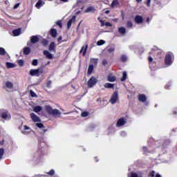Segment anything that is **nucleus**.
Returning <instances> with one entry per match:
<instances>
[{
	"instance_id": "obj_47",
	"label": "nucleus",
	"mask_w": 177,
	"mask_h": 177,
	"mask_svg": "<svg viewBox=\"0 0 177 177\" xmlns=\"http://www.w3.org/2000/svg\"><path fill=\"white\" fill-rule=\"evenodd\" d=\"M127 27H129V28L133 27V24L131 21H127Z\"/></svg>"
},
{
	"instance_id": "obj_11",
	"label": "nucleus",
	"mask_w": 177,
	"mask_h": 177,
	"mask_svg": "<svg viewBox=\"0 0 177 177\" xmlns=\"http://www.w3.org/2000/svg\"><path fill=\"white\" fill-rule=\"evenodd\" d=\"M49 35H51L52 37L55 38L57 37V30L55 28L50 29Z\"/></svg>"
},
{
	"instance_id": "obj_9",
	"label": "nucleus",
	"mask_w": 177,
	"mask_h": 177,
	"mask_svg": "<svg viewBox=\"0 0 177 177\" xmlns=\"http://www.w3.org/2000/svg\"><path fill=\"white\" fill-rule=\"evenodd\" d=\"M125 124H126V121H125L124 118H120V119L118 120L117 124H116V126L118 127H121V126H122V125H124Z\"/></svg>"
},
{
	"instance_id": "obj_53",
	"label": "nucleus",
	"mask_w": 177,
	"mask_h": 177,
	"mask_svg": "<svg viewBox=\"0 0 177 177\" xmlns=\"http://www.w3.org/2000/svg\"><path fill=\"white\" fill-rule=\"evenodd\" d=\"M29 129H30L29 127H28L26 125L24 126V130L26 131V130H29Z\"/></svg>"
},
{
	"instance_id": "obj_14",
	"label": "nucleus",
	"mask_w": 177,
	"mask_h": 177,
	"mask_svg": "<svg viewBox=\"0 0 177 177\" xmlns=\"http://www.w3.org/2000/svg\"><path fill=\"white\" fill-rule=\"evenodd\" d=\"M44 55L46 56L47 59H53V57L52 54L46 50H44Z\"/></svg>"
},
{
	"instance_id": "obj_54",
	"label": "nucleus",
	"mask_w": 177,
	"mask_h": 177,
	"mask_svg": "<svg viewBox=\"0 0 177 177\" xmlns=\"http://www.w3.org/2000/svg\"><path fill=\"white\" fill-rule=\"evenodd\" d=\"M113 51H115V48H109V49H108V52H109V53H112V52H113Z\"/></svg>"
},
{
	"instance_id": "obj_59",
	"label": "nucleus",
	"mask_w": 177,
	"mask_h": 177,
	"mask_svg": "<svg viewBox=\"0 0 177 177\" xmlns=\"http://www.w3.org/2000/svg\"><path fill=\"white\" fill-rule=\"evenodd\" d=\"M173 115H177V111H173Z\"/></svg>"
},
{
	"instance_id": "obj_52",
	"label": "nucleus",
	"mask_w": 177,
	"mask_h": 177,
	"mask_svg": "<svg viewBox=\"0 0 177 177\" xmlns=\"http://www.w3.org/2000/svg\"><path fill=\"white\" fill-rule=\"evenodd\" d=\"M151 2V0H147V6L149 7Z\"/></svg>"
},
{
	"instance_id": "obj_5",
	"label": "nucleus",
	"mask_w": 177,
	"mask_h": 177,
	"mask_svg": "<svg viewBox=\"0 0 177 177\" xmlns=\"http://www.w3.org/2000/svg\"><path fill=\"white\" fill-rule=\"evenodd\" d=\"M30 118L32 121H33L34 122H41V119L39 116L36 115L35 113H30Z\"/></svg>"
},
{
	"instance_id": "obj_50",
	"label": "nucleus",
	"mask_w": 177,
	"mask_h": 177,
	"mask_svg": "<svg viewBox=\"0 0 177 177\" xmlns=\"http://www.w3.org/2000/svg\"><path fill=\"white\" fill-rule=\"evenodd\" d=\"M102 64L104 66H106V65L107 64V61L106 59H103L102 60Z\"/></svg>"
},
{
	"instance_id": "obj_20",
	"label": "nucleus",
	"mask_w": 177,
	"mask_h": 177,
	"mask_svg": "<svg viewBox=\"0 0 177 177\" xmlns=\"http://www.w3.org/2000/svg\"><path fill=\"white\" fill-rule=\"evenodd\" d=\"M30 48L29 47H25L23 48V54L25 55H28L30 53Z\"/></svg>"
},
{
	"instance_id": "obj_19",
	"label": "nucleus",
	"mask_w": 177,
	"mask_h": 177,
	"mask_svg": "<svg viewBox=\"0 0 177 177\" xmlns=\"http://www.w3.org/2000/svg\"><path fill=\"white\" fill-rule=\"evenodd\" d=\"M107 81L109 82H115L116 81L115 76H112L111 75H109L107 76Z\"/></svg>"
},
{
	"instance_id": "obj_57",
	"label": "nucleus",
	"mask_w": 177,
	"mask_h": 177,
	"mask_svg": "<svg viewBox=\"0 0 177 177\" xmlns=\"http://www.w3.org/2000/svg\"><path fill=\"white\" fill-rule=\"evenodd\" d=\"M19 6V3H17V4L14 6V9H17Z\"/></svg>"
},
{
	"instance_id": "obj_38",
	"label": "nucleus",
	"mask_w": 177,
	"mask_h": 177,
	"mask_svg": "<svg viewBox=\"0 0 177 177\" xmlns=\"http://www.w3.org/2000/svg\"><path fill=\"white\" fill-rule=\"evenodd\" d=\"M46 174L50 176H53L55 174V171L54 169H51L49 172H47Z\"/></svg>"
},
{
	"instance_id": "obj_27",
	"label": "nucleus",
	"mask_w": 177,
	"mask_h": 177,
	"mask_svg": "<svg viewBox=\"0 0 177 177\" xmlns=\"http://www.w3.org/2000/svg\"><path fill=\"white\" fill-rule=\"evenodd\" d=\"M93 69H94V66L89 65L88 69L87 70V74H88V75L92 74Z\"/></svg>"
},
{
	"instance_id": "obj_40",
	"label": "nucleus",
	"mask_w": 177,
	"mask_h": 177,
	"mask_svg": "<svg viewBox=\"0 0 177 177\" xmlns=\"http://www.w3.org/2000/svg\"><path fill=\"white\" fill-rule=\"evenodd\" d=\"M88 115H89V112L88 111H84L81 113V116L84 118L87 117Z\"/></svg>"
},
{
	"instance_id": "obj_8",
	"label": "nucleus",
	"mask_w": 177,
	"mask_h": 177,
	"mask_svg": "<svg viewBox=\"0 0 177 177\" xmlns=\"http://www.w3.org/2000/svg\"><path fill=\"white\" fill-rule=\"evenodd\" d=\"M48 50L49 51H53L54 53H56V45L55 42L50 43L48 46Z\"/></svg>"
},
{
	"instance_id": "obj_46",
	"label": "nucleus",
	"mask_w": 177,
	"mask_h": 177,
	"mask_svg": "<svg viewBox=\"0 0 177 177\" xmlns=\"http://www.w3.org/2000/svg\"><path fill=\"white\" fill-rule=\"evenodd\" d=\"M56 24L60 28H62V23L60 20L57 21Z\"/></svg>"
},
{
	"instance_id": "obj_1",
	"label": "nucleus",
	"mask_w": 177,
	"mask_h": 177,
	"mask_svg": "<svg viewBox=\"0 0 177 177\" xmlns=\"http://www.w3.org/2000/svg\"><path fill=\"white\" fill-rule=\"evenodd\" d=\"M44 109L48 115L55 116V118L60 117L62 115L60 111H59L57 109H53L50 105H46Z\"/></svg>"
},
{
	"instance_id": "obj_13",
	"label": "nucleus",
	"mask_w": 177,
	"mask_h": 177,
	"mask_svg": "<svg viewBox=\"0 0 177 177\" xmlns=\"http://www.w3.org/2000/svg\"><path fill=\"white\" fill-rule=\"evenodd\" d=\"M95 6H89L84 11V13H89V12L95 13Z\"/></svg>"
},
{
	"instance_id": "obj_29",
	"label": "nucleus",
	"mask_w": 177,
	"mask_h": 177,
	"mask_svg": "<svg viewBox=\"0 0 177 177\" xmlns=\"http://www.w3.org/2000/svg\"><path fill=\"white\" fill-rule=\"evenodd\" d=\"M127 78V73L126 71L122 72V77L121 78V82H125Z\"/></svg>"
},
{
	"instance_id": "obj_55",
	"label": "nucleus",
	"mask_w": 177,
	"mask_h": 177,
	"mask_svg": "<svg viewBox=\"0 0 177 177\" xmlns=\"http://www.w3.org/2000/svg\"><path fill=\"white\" fill-rule=\"evenodd\" d=\"M155 4H160V0H154Z\"/></svg>"
},
{
	"instance_id": "obj_4",
	"label": "nucleus",
	"mask_w": 177,
	"mask_h": 177,
	"mask_svg": "<svg viewBox=\"0 0 177 177\" xmlns=\"http://www.w3.org/2000/svg\"><path fill=\"white\" fill-rule=\"evenodd\" d=\"M118 100V93L117 91H115L113 93V94H112L111 100H109V102H111V103L112 104H115Z\"/></svg>"
},
{
	"instance_id": "obj_62",
	"label": "nucleus",
	"mask_w": 177,
	"mask_h": 177,
	"mask_svg": "<svg viewBox=\"0 0 177 177\" xmlns=\"http://www.w3.org/2000/svg\"><path fill=\"white\" fill-rule=\"evenodd\" d=\"M142 0H136L138 3H141Z\"/></svg>"
},
{
	"instance_id": "obj_58",
	"label": "nucleus",
	"mask_w": 177,
	"mask_h": 177,
	"mask_svg": "<svg viewBox=\"0 0 177 177\" xmlns=\"http://www.w3.org/2000/svg\"><path fill=\"white\" fill-rule=\"evenodd\" d=\"M59 1L63 3H68L69 1V0H59Z\"/></svg>"
},
{
	"instance_id": "obj_63",
	"label": "nucleus",
	"mask_w": 177,
	"mask_h": 177,
	"mask_svg": "<svg viewBox=\"0 0 177 177\" xmlns=\"http://www.w3.org/2000/svg\"><path fill=\"white\" fill-rule=\"evenodd\" d=\"M109 13H110V11H109V10L105 11V14H109Z\"/></svg>"
},
{
	"instance_id": "obj_15",
	"label": "nucleus",
	"mask_w": 177,
	"mask_h": 177,
	"mask_svg": "<svg viewBox=\"0 0 177 177\" xmlns=\"http://www.w3.org/2000/svg\"><path fill=\"white\" fill-rule=\"evenodd\" d=\"M30 41L32 44H36L39 41V38L37 35H33L30 38Z\"/></svg>"
},
{
	"instance_id": "obj_31",
	"label": "nucleus",
	"mask_w": 177,
	"mask_h": 177,
	"mask_svg": "<svg viewBox=\"0 0 177 177\" xmlns=\"http://www.w3.org/2000/svg\"><path fill=\"white\" fill-rule=\"evenodd\" d=\"M6 67L8 68H15V64L12 62H6Z\"/></svg>"
},
{
	"instance_id": "obj_3",
	"label": "nucleus",
	"mask_w": 177,
	"mask_h": 177,
	"mask_svg": "<svg viewBox=\"0 0 177 177\" xmlns=\"http://www.w3.org/2000/svg\"><path fill=\"white\" fill-rule=\"evenodd\" d=\"M96 84H97V80L93 76H92L88 82H87L88 88H93Z\"/></svg>"
},
{
	"instance_id": "obj_60",
	"label": "nucleus",
	"mask_w": 177,
	"mask_h": 177,
	"mask_svg": "<svg viewBox=\"0 0 177 177\" xmlns=\"http://www.w3.org/2000/svg\"><path fill=\"white\" fill-rule=\"evenodd\" d=\"M156 177H161V176H160V174H157L156 175Z\"/></svg>"
},
{
	"instance_id": "obj_45",
	"label": "nucleus",
	"mask_w": 177,
	"mask_h": 177,
	"mask_svg": "<svg viewBox=\"0 0 177 177\" xmlns=\"http://www.w3.org/2000/svg\"><path fill=\"white\" fill-rule=\"evenodd\" d=\"M131 177H142V176H138L136 173L135 172H131Z\"/></svg>"
},
{
	"instance_id": "obj_33",
	"label": "nucleus",
	"mask_w": 177,
	"mask_h": 177,
	"mask_svg": "<svg viewBox=\"0 0 177 177\" xmlns=\"http://www.w3.org/2000/svg\"><path fill=\"white\" fill-rule=\"evenodd\" d=\"M6 53H7V52L4 48H0V55L1 56H4L6 55Z\"/></svg>"
},
{
	"instance_id": "obj_34",
	"label": "nucleus",
	"mask_w": 177,
	"mask_h": 177,
	"mask_svg": "<svg viewBox=\"0 0 177 177\" xmlns=\"http://www.w3.org/2000/svg\"><path fill=\"white\" fill-rule=\"evenodd\" d=\"M104 44H105V41L103 40V39H100V40L97 41V46H103Z\"/></svg>"
},
{
	"instance_id": "obj_42",
	"label": "nucleus",
	"mask_w": 177,
	"mask_h": 177,
	"mask_svg": "<svg viewBox=\"0 0 177 177\" xmlns=\"http://www.w3.org/2000/svg\"><path fill=\"white\" fill-rule=\"evenodd\" d=\"M4 154V149L3 148L0 149V160L3 158Z\"/></svg>"
},
{
	"instance_id": "obj_23",
	"label": "nucleus",
	"mask_w": 177,
	"mask_h": 177,
	"mask_svg": "<svg viewBox=\"0 0 177 177\" xmlns=\"http://www.w3.org/2000/svg\"><path fill=\"white\" fill-rule=\"evenodd\" d=\"M118 32L121 35H125L126 33V28L124 27H120L118 28Z\"/></svg>"
},
{
	"instance_id": "obj_51",
	"label": "nucleus",
	"mask_w": 177,
	"mask_h": 177,
	"mask_svg": "<svg viewBox=\"0 0 177 177\" xmlns=\"http://www.w3.org/2000/svg\"><path fill=\"white\" fill-rule=\"evenodd\" d=\"M62 36L59 37V38L57 39V41H59V43L61 44L62 42Z\"/></svg>"
},
{
	"instance_id": "obj_64",
	"label": "nucleus",
	"mask_w": 177,
	"mask_h": 177,
	"mask_svg": "<svg viewBox=\"0 0 177 177\" xmlns=\"http://www.w3.org/2000/svg\"><path fill=\"white\" fill-rule=\"evenodd\" d=\"M47 131V129H43V133H45Z\"/></svg>"
},
{
	"instance_id": "obj_7",
	"label": "nucleus",
	"mask_w": 177,
	"mask_h": 177,
	"mask_svg": "<svg viewBox=\"0 0 177 177\" xmlns=\"http://www.w3.org/2000/svg\"><path fill=\"white\" fill-rule=\"evenodd\" d=\"M134 21H135V23L141 24V23H143V18L141 15H136Z\"/></svg>"
},
{
	"instance_id": "obj_10",
	"label": "nucleus",
	"mask_w": 177,
	"mask_h": 177,
	"mask_svg": "<svg viewBox=\"0 0 177 177\" xmlns=\"http://www.w3.org/2000/svg\"><path fill=\"white\" fill-rule=\"evenodd\" d=\"M147 97L146 95H145V94H139L138 95V101L139 102H147Z\"/></svg>"
},
{
	"instance_id": "obj_49",
	"label": "nucleus",
	"mask_w": 177,
	"mask_h": 177,
	"mask_svg": "<svg viewBox=\"0 0 177 177\" xmlns=\"http://www.w3.org/2000/svg\"><path fill=\"white\" fill-rule=\"evenodd\" d=\"M51 84H52L51 80H48L47 82V88H50Z\"/></svg>"
},
{
	"instance_id": "obj_32",
	"label": "nucleus",
	"mask_w": 177,
	"mask_h": 177,
	"mask_svg": "<svg viewBox=\"0 0 177 177\" xmlns=\"http://www.w3.org/2000/svg\"><path fill=\"white\" fill-rule=\"evenodd\" d=\"M48 43L49 41L46 39H43L41 40V44L43 45V46H47Z\"/></svg>"
},
{
	"instance_id": "obj_61",
	"label": "nucleus",
	"mask_w": 177,
	"mask_h": 177,
	"mask_svg": "<svg viewBox=\"0 0 177 177\" xmlns=\"http://www.w3.org/2000/svg\"><path fill=\"white\" fill-rule=\"evenodd\" d=\"M146 21L149 23V17L147 18Z\"/></svg>"
},
{
	"instance_id": "obj_41",
	"label": "nucleus",
	"mask_w": 177,
	"mask_h": 177,
	"mask_svg": "<svg viewBox=\"0 0 177 177\" xmlns=\"http://www.w3.org/2000/svg\"><path fill=\"white\" fill-rule=\"evenodd\" d=\"M142 149L144 151V154L150 153V151L148 150L147 147H143Z\"/></svg>"
},
{
	"instance_id": "obj_39",
	"label": "nucleus",
	"mask_w": 177,
	"mask_h": 177,
	"mask_svg": "<svg viewBox=\"0 0 177 177\" xmlns=\"http://www.w3.org/2000/svg\"><path fill=\"white\" fill-rule=\"evenodd\" d=\"M118 4V0H113L112 1V3H111V8H114L115 6H117Z\"/></svg>"
},
{
	"instance_id": "obj_30",
	"label": "nucleus",
	"mask_w": 177,
	"mask_h": 177,
	"mask_svg": "<svg viewBox=\"0 0 177 177\" xmlns=\"http://www.w3.org/2000/svg\"><path fill=\"white\" fill-rule=\"evenodd\" d=\"M104 87L106 88H114V84L111 83H106L105 85H104Z\"/></svg>"
},
{
	"instance_id": "obj_35",
	"label": "nucleus",
	"mask_w": 177,
	"mask_h": 177,
	"mask_svg": "<svg viewBox=\"0 0 177 177\" xmlns=\"http://www.w3.org/2000/svg\"><path fill=\"white\" fill-rule=\"evenodd\" d=\"M120 59L122 61V62L124 63L127 60V57L125 55H122Z\"/></svg>"
},
{
	"instance_id": "obj_44",
	"label": "nucleus",
	"mask_w": 177,
	"mask_h": 177,
	"mask_svg": "<svg viewBox=\"0 0 177 177\" xmlns=\"http://www.w3.org/2000/svg\"><path fill=\"white\" fill-rule=\"evenodd\" d=\"M37 64H39V62L37 61V59H33L32 62V65L34 66H37Z\"/></svg>"
},
{
	"instance_id": "obj_21",
	"label": "nucleus",
	"mask_w": 177,
	"mask_h": 177,
	"mask_svg": "<svg viewBox=\"0 0 177 177\" xmlns=\"http://www.w3.org/2000/svg\"><path fill=\"white\" fill-rule=\"evenodd\" d=\"M20 33H21V28L15 29L14 30H12V34L14 35L15 37L19 36Z\"/></svg>"
},
{
	"instance_id": "obj_16",
	"label": "nucleus",
	"mask_w": 177,
	"mask_h": 177,
	"mask_svg": "<svg viewBox=\"0 0 177 177\" xmlns=\"http://www.w3.org/2000/svg\"><path fill=\"white\" fill-rule=\"evenodd\" d=\"M99 59L98 58H91L90 65H93V66H97L98 64Z\"/></svg>"
},
{
	"instance_id": "obj_24",
	"label": "nucleus",
	"mask_w": 177,
	"mask_h": 177,
	"mask_svg": "<svg viewBox=\"0 0 177 177\" xmlns=\"http://www.w3.org/2000/svg\"><path fill=\"white\" fill-rule=\"evenodd\" d=\"M6 87L8 88H12L14 87L13 83L10 81L6 82Z\"/></svg>"
},
{
	"instance_id": "obj_56",
	"label": "nucleus",
	"mask_w": 177,
	"mask_h": 177,
	"mask_svg": "<svg viewBox=\"0 0 177 177\" xmlns=\"http://www.w3.org/2000/svg\"><path fill=\"white\" fill-rule=\"evenodd\" d=\"M148 60H149V63H151L153 62V57H149Z\"/></svg>"
},
{
	"instance_id": "obj_26",
	"label": "nucleus",
	"mask_w": 177,
	"mask_h": 177,
	"mask_svg": "<svg viewBox=\"0 0 177 177\" xmlns=\"http://www.w3.org/2000/svg\"><path fill=\"white\" fill-rule=\"evenodd\" d=\"M42 155L41 151H37L35 154H34V158H41Z\"/></svg>"
},
{
	"instance_id": "obj_6",
	"label": "nucleus",
	"mask_w": 177,
	"mask_h": 177,
	"mask_svg": "<svg viewBox=\"0 0 177 177\" xmlns=\"http://www.w3.org/2000/svg\"><path fill=\"white\" fill-rule=\"evenodd\" d=\"M1 117L3 120H8V118L10 120V117L8 115V111H4L1 112Z\"/></svg>"
},
{
	"instance_id": "obj_2",
	"label": "nucleus",
	"mask_w": 177,
	"mask_h": 177,
	"mask_svg": "<svg viewBox=\"0 0 177 177\" xmlns=\"http://www.w3.org/2000/svg\"><path fill=\"white\" fill-rule=\"evenodd\" d=\"M174 59V55L172 53H168L165 55V62L167 66H170L173 64V60Z\"/></svg>"
},
{
	"instance_id": "obj_48",
	"label": "nucleus",
	"mask_w": 177,
	"mask_h": 177,
	"mask_svg": "<svg viewBox=\"0 0 177 177\" xmlns=\"http://www.w3.org/2000/svg\"><path fill=\"white\" fill-rule=\"evenodd\" d=\"M149 176L150 177H154L155 176V171H151L149 174Z\"/></svg>"
},
{
	"instance_id": "obj_22",
	"label": "nucleus",
	"mask_w": 177,
	"mask_h": 177,
	"mask_svg": "<svg viewBox=\"0 0 177 177\" xmlns=\"http://www.w3.org/2000/svg\"><path fill=\"white\" fill-rule=\"evenodd\" d=\"M43 6H44V1H42V0H39L35 5L37 9H40V8H41Z\"/></svg>"
},
{
	"instance_id": "obj_12",
	"label": "nucleus",
	"mask_w": 177,
	"mask_h": 177,
	"mask_svg": "<svg viewBox=\"0 0 177 177\" xmlns=\"http://www.w3.org/2000/svg\"><path fill=\"white\" fill-rule=\"evenodd\" d=\"M38 74H39V69H31L29 71V75H30L31 76H35Z\"/></svg>"
},
{
	"instance_id": "obj_37",
	"label": "nucleus",
	"mask_w": 177,
	"mask_h": 177,
	"mask_svg": "<svg viewBox=\"0 0 177 177\" xmlns=\"http://www.w3.org/2000/svg\"><path fill=\"white\" fill-rule=\"evenodd\" d=\"M29 94L30 95L31 97H37V94L32 91H29Z\"/></svg>"
},
{
	"instance_id": "obj_18",
	"label": "nucleus",
	"mask_w": 177,
	"mask_h": 177,
	"mask_svg": "<svg viewBox=\"0 0 177 177\" xmlns=\"http://www.w3.org/2000/svg\"><path fill=\"white\" fill-rule=\"evenodd\" d=\"M75 21V16L73 15V16H72L71 19H69V21L68 22V24H67L68 28H70L72 26V24Z\"/></svg>"
},
{
	"instance_id": "obj_25",
	"label": "nucleus",
	"mask_w": 177,
	"mask_h": 177,
	"mask_svg": "<svg viewBox=\"0 0 177 177\" xmlns=\"http://www.w3.org/2000/svg\"><path fill=\"white\" fill-rule=\"evenodd\" d=\"M87 49H88V44H86L85 46H82L81 50H80V53H84V56L86 54L87 52Z\"/></svg>"
},
{
	"instance_id": "obj_28",
	"label": "nucleus",
	"mask_w": 177,
	"mask_h": 177,
	"mask_svg": "<svg viewBox=\"0 0 177 177\" xmlns=\"http://www.w3.org/2000/svg\"><path fill=\"white\" fill-rule=\"evenodd\" d=\"M42 111V108L40 106H36L35 107L33 108V111L38 113Z\"/></svg>"
},
{
	"instance_id": "obj_36",
	"label": "nucleus",
	"mask_w": 177,
	"mask_h": 177,
	"mask_svg": "<svg viewBox=\"0 0 177 177\" xmlns=\"http://www.w3.org/2000/svg\"><path fill=\"white\" fill-rule=\"evenodd\" d=\"M17 64L20 66L22 67L24 66V59H19L17 61Z\"/></svg>"
},
{
	"instance_id": "obj_43",
	"label": "nucleus",
	"mask_w": 177,
	"mask_h": 177,
	"mask_svg": "<svg viewBox=\"0 0 177 177\" xmlns=\"http://www.w3.org/2000/svg\"><path fill=\"white\" fill-rule=\"evenodd\" d=\"M36 126L40 129L45 128L44 124L43 123H36Z\"/></svg>"
},
{
	"instance_id": "obj_17",
	"label": "nucleus",
	"mask_w": 177,
	"mask_h": 177,
	"mask_svg": "<svg viewBox=\"0 0 177 177\" xmlns=\"http://www.w3.org/2000/svg\"><path fill=\"white\" fill-rule=\"evenodd\" d=\"M100 22L101 23V26L104 27V26L106 27H112V24L110 22H104V20L100 19Z\"/></svg>"
}]
</instances>
